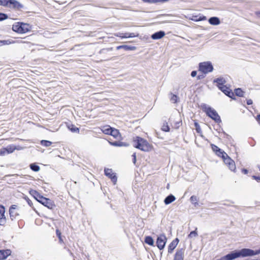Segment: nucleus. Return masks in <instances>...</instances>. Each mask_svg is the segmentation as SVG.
<instances>
[{"label": "nucleus", "instance_id": "obj_52", "mask_svg": "<svg viewBox=\"0 0 260 260\" xmlns=\"http://www.w3.org/2000/svg\"><path fill=\"white\" fill-rule=\"evenodd\" d=\"M190 19L195 22H198V15H192Z\"/></svg>", "mask_w": 260, "mask_h": 260}, {"label": "nucleus", "instance_id": "obj_18", "mask_svg": "<svg viewBox=\"0 0 260 260\" xmlns=\"http://www.w3.org/2000/svg\"><path fill=\"white\" fill-rule=\"evenodd\" d=\"M185 249L184 248L177 249L173 260H183Z\"/></svg>", "mask_w": 260, "mask_h": 260}, {"label": "nucleus", "instance_id": "obj_58", "mask_svg": "<svg viewBox=\"0 0 260 260\" xmlns=\"http://www.w3.org/2000/svg\"><path fill=\"white\" fill-rule=\"evenodd\" d=\"M241 172L244 174H247L248 173V170L246 168L241 169Z\"/></svg>", "mask_w": 260, "mask_h": 260}, {"label": "nucleus", "instance_id": "obj_19", "mask_svg": "<svg viewBox=\"0 0 260 260\" xmlns=\"http://www.w3.org/2000/svg\"><path fill=\"white\" fill-rule=\"evenodd\" d=\"M165 35L166 33L165 31L160 30L152 34L151 35V38L154 40H159L162 38Z\"/></svg>", "mask_w": 260, "mask_h": 260}, {"label": "nucleus", "instance_id": "obj_21", "mask_svg": "<svg viewBox=\"0 0 260 260\" xmlns=\"http://www.w3.org/2000/svg\"><path fill=\"white\" fill-rule=\"evenodd\" d=\"M29 194L38 202L43 195L36 190L31 189L29 191Z\"/></svg>", "mask_w": 260, "mask_h": 260}, {"label": "nucleus", "instance_id": "obj_23", "mask_svg": "<svg viewBox=\"0 0 260 260\" xmlns=\"http://www.w3.org/2000/svg\"><path fill=\"white\" fill-rule=\"evenodd\" d=\"M208 22L212 25H218L220 23V20L218 17L212 16L209 18Z\"/></svg>", "mask_w": 260, "mask_h": 260}, {"label": "nucleus", "instance_id": "obj_64", "mask_svg": "<svg viewBox=\"0 0 260 260\" xmlns=\"http://www.w3.org/2000/svg\"><path fill=\"white\" fill-rule=\"evenodd\" d=\"M250 145L251 146H254L255 145V142L253 141V142H249Z\"/></svg>", "mask_w": 260, "mask_h": 260}, {"label": "nucleus", "instance_id": "obj_41", "mask_svg": "<svg viewBox=\"0 0 260 260\" xmlns=\"http://www.w3.org/2000/svg\"><path fill=\"white\" fill-rule=\"evenodd\" d=\"M198 235V234L197 232V228H196L194 230L190 232V233L188 235V238H191L193 237H197Z\"/></svg>", "mask_w": 260, "mask_h": 260}, {"label": "nucleus", "instance_id": "obj_34", "mask_svg": "<svg viewBox=\"0 0 260 260\" xmlns=\"http://www.w3.org/2000/svg\"><path fill=\"white\" fill-rule=\"evenodd\" d=\"M143 2L148 4H155L157 3H165L169 0H142Z\"/></svg>", "mask_w": 260, "mask_h": 260}, {"label": "nucleus", "instance_id": "obj_8", "mask_svg": "<svg viewBox=\"0 0 260 260\" xmlns=\"http://www.w3.org/2000/svg\"><path fill=\"white\" fill-rule=\"evenodd\" d=\"M38 202L50 210H53L56 207V205L53 200L43 196Z\"/></svg>", "mask_w": 260, "mask_h": 260}, {"label": "nucleus", "instance_id": "obj_1", "mask_svg": "<svg viewBox=\"0 0 260 260\" xmlns=\"http://www.w3.org/2000/svg\"><path fill=\"white\" fill-rule=\"evenodd\" d=\"M213 83L216 84V86L218 89L222 92L225 95L233 100H236V98L232 90L230 88V84H225L226 83L225 79L222 77H219L215 78L213 81Z\"/></svg>", "mask_w": 260, "mask_h": 260}, {"label": "nucleus", "instance_id": "obj_14", "mask_svg": "<svg viewBox=\"0 0 260 260\" xmlns=\"http://www.w3.org/2000/svg\"><path fill=\"white\" fill-rule=\"evenodd\" d=\"M24 6L17 0H10L9 8L20 10L23 9Z\"/></svg>", "mask_w": 260, "mask_h": 260}, {"label": "nucleus", "instance_id": "obj_35", "mask_svg": "<svg viewBox=\"0 0 260 260\" xmlns=\"http://www.w3.org/2000/svg\"><path fill=\"white\" fill-rule=\"evenodd\" d=\"M190 201L194 207H197L199 205L198 199L196 196H192L190 198Z\"/></svg>", "mask_w": 260, "mask_h": 260}, {"label": "nucleus", "instance_id": "obj_44", "mask_svg": "<svg viewBox=\"0 0 260 260\" xmlns=\"http://www.w3.org/2000/svg\"><path fill=\"white\" fill-rule=\"evenodd\" d=\"M32 35H30V36H26L24 38H23V39L25 40V41H16V42H18V43H28L29 42V41H30L31 39H30V38L31 37Z\"/></svg>", "mask_w": 260, "mask_h": 260}, {"label": "nucleus", "instance_id": "obj_27", "mask_svg": "<svg viewBox=\"0 0 260 260\" xmlns=\"http://www.w3.org/2000/svg\"><path fill=\"white\" fill-rule=\"evenodd\" d=\"M144 242L149 246H154V241L151 236H146L144 238Z\"/></svg>", "mask_w": 260, "mask_h": 260}, {"label": "nucleus", "instance_id": "obj_29", "mask_svg": "<svg viewBox=\"0 0 260 260\" xmlns=\"http://www.w3.org/2000/svg\"><path fill=\"white\" fill-rule=\"evenodd\" d=\"M110 135L113 136L115 139H118V137H121L119 131L114 127L112 128Z\"/></svg>", "mask_w": 260, "mask_h": 260}, {"label": "nucleus", "instance_id": "obj_25", "mask_svg": "<svg viewBox=\"0 0 260 260\" xmlns=\"http://www.w3.org/2000/svg\"><path fill=\"white\" fill-rule=\"evenodd\" d=\"M176 197L172 194H170L164 199V202L166 205H169L175 201Z\"/></svg>", "mask_w": 260, "mask_h": 260}, {"label": "nucleus", "instance_id": "obj_22", "mask_svg": "<svg viewBox=\"0 0 260 260\" xmlns=\"http://www.w3.org/2000/svg\"><path fill=\"white\" fill-rule=\"evenodd\" d=\"M123 49L125 51L135 50L137 49L136 46L128 45H121L116 47V50Z\"/></svg>", "mask_w": 260, "mask_h": 260}, {"label": "nucleus", "instance_id": "obj_24", "mask_svg": "<svg viewBox=\"0 0 260 260\" xmlns=\"http://www.w3.org/2000/svg\"><path fill=\"white\" fill-rule=\"evenodd\" d=\"M4 149H5V151L6 154H9L13 153L16 149H18L17 147L16 146L12 144V145H9L6 147H3Z\"/></svg>", "mask_w": 260, "mask_h": 260}, {"label": "nucleus", "instance_id": "obj_5", "mask_svg": "<svg viewBox=\"0 0 260 260\" xmlns=\"http://www.w3.org/2000/svg\"><path fill=\"white\" fill-rule=\"evenodd\" d=\"M213 66L210 61L201 62L199 63L198 71L205 75L213 72Z\"/></svg>", "mask_w": 260, "mask_h": 260}, {"label": "nucleus", "instance_id": "obj_20", "mask_svg": "<svg viewBox=\"0 0 260 260\" xmlns=\"http://www.w3.org/2000/svg\"><path fill=\"white\" fill-rule=\"evenodd\" d=\"M110 145L115 146V147H128L129 146V143L124 142H121L120 141H108Z\"/></svg>", "mask_w": 260, "mask_h": 260}, {"label": "nucleus", "instance_id": "obj_12", "mask_svg": "<svg viewBox=\"0 0 260 260\" xmlns=\"http://www.w3.org/2000/svg\"><path fill=\"white\" fill-rule=\"evenodd\" d=\"M211 147L212 151L217 155L218 156L222 157L224 156H227L226 153H225L222 149L218 147L217 146L214 144H211Z\"/></svg>", "mask_w": 260, "mask_h": 260}, {"label": "nucleus", "instance_id": "obj_10", "mask_svg": "<svg viewBox=\"0 0 260 260\" xmlns=\"http://www.w3.org/2000/svg\"><path fill=\"white\" fill-rule=\"evenodd\" d=\"M224 163L228 167L229 169L234 172H236V167L235 162L228 154L221 157Z\"/></svg>", "mask_w": 260, "mask_h": 260}, {"label": "nucleus", "instance_id": "obj_51", "mask_svg": "<svg viewBox=\"0 0 260 260\" xmlns=\"http://www.w3.org/2000/svg\"><path fill=\"white\" fill-rule=\"evenodd\" d=\"M251 177L253 179L255 180L257 182H260V176L252 175Z\"/></svg>", "mask_w": 260, "mask_h": 260}, {"label": "nucleus", "instance_id": "obj_33", "mask_svg": "<svg viewBox=\"0 0 260 260\" xmlns=\"http://www.w3.org/2000/svg\"><path fill=\"white\" fill-rule=\"evenodd\" d=\"M30 169L34 172H37L40 170V167L36 163H32L29 165Z\"/></svg>", "mask_w": 260, "mask_h": 260}, {"label": "nucleus", "instance_id": "obj_63", "mask_svg": "<svg viewBox=\"0 0 260 260\" xmlns=\"http://www.w3.org/2000/svg\"><path fill=\"white\" fill-rule=\"evenodd\" d=\"M255 14L258 17V18H260V11H256L255 12Z\"/></svg>", "mask_w": 260, "mask_h": 260}, {"label": "nucleus", "instance_id": "obj_4", "mask_svg": "<svg viewBox=\"0 0 260 260\" xmlns=\"http://www.w3.org/2000/svg\"><path fill=\"white\" fill-rule=\"evenodd\" d=\"M32 27V25L29 23L19 21L12 25V29L17 34H23L30 31Z\"/></svg>", "mask_w": 260, "mask_h": 260}, {"label": "nucleus", "instance_id": "obj_36", "mask_svg": "<svg viewBox=\"0 0 260 260\" xmlns=\"http://www.w3.org/2000/svg\"><path fill=\"white\" fill-rule=\"evenodd\" d=\"M56 236L58 237L59 242L60 243H63V239L61 235V233L59 229H56L55 231Z\"/></svg>", "mask_w": 260, "mask_h": 260}, {"label": "nucleus", "instance_id": "obj_42", "mask_svg": "<svg viewBox=\"0 0 260 260\" xmlns=\"http://www.w3.org/2000/svg\"><path fill=\"white\" fill-rule=\"evenodd\" d=\"M162 131L166 132H169L170 131V128L169 126L168 125V124L167 122H164V124L161 128Z\"/></svg>", "mask_w": 260, "mask_h": 260}, {"label": "nucleus", "instance_id": "obj_60", "mask_svg": "<svg viewBox=\"0 0 260 260\" xmlns=\"http://www.w3.org/2000/svg\"><path fill=\"white\" fill-rule=\"evenodd\" d=\"M246 104L247 105H251L253 104V101L251 99H248L246 100Z\"/></svg>", "mask_w": 260, "mask_h": 260}, {"label": "nucleus", "instance_id": "obj_3", "mask_svg": "<svg viewBox=\"0 0 260 260\" xmlns=\"http://www.w3.org/2000/svg\"><path fill=\"white\" fill-rule=\"evenodd\" d=\"M201 108L206 115L216 123L217 124L221 123V118L214 109L205 103L201 104Z\"/></svg>", "mask_w": 260, "mask_h": 260}, {"label": "nucleus", "instance_id": "obj_55", "mask_svg": "<svg viewBox=\"0 0 260 260\" xmlns=\"http://www.w3.org/2000/svg\"><path fill=\"white\" fill-rule=\"evenodd\" d=\"M221 131L222 133L224 135V137L225 138L226 137V135H228L227 133H226L223 129V128L220 126H219V131L218 132L220 133Z\"/></svg>", "mask_w": 260, "mask_h": 260}, {"label": "nucleus", "instance_id": "obj_46", "mask_svg": "<svg viewBox=\"0 0 260 260\" xmlns=\"http://www.w3.org/2000/svg\"><path fill=\"white\" fill-rule=\"evenodd\" d=\"M8 18V16L7 14L0 12V21H4Z\"/></svg>", "mask_w": 260, "mask_h": 260}, {"label": "nucleus", "instance_id": "obj_48", "mask_svg": "<svg viewBox=\"0 0 260 260\" xmlns=\"http://www.w3.org/2000/svg\"><path fill=\"white\" fill-rule=\"evenodd\" d=\"M207 19V17L203 15L200 14L198 15V21H204Z\"/></svg>", "mask_w": 260, "mask_h": 260}, {"label": "nucleus", "instance_id": "obj_50", "mask_svg": "<svg viewBox=\"0 0 260 260\" xmlns=\"http://www.w3.org/2000/svg\"><path fill=\"white\" fill-rule=\"evenodd\" d=\"M132 159H133V162L134 164H136V161H137V156H136V152H134L132 155Z\"/></svg>", "mask_w": 260, "mask_h": 260}, {"label": "nucleus", "instance_id": "obj_13", "mask_svg": "<svg viewBox=\"0 0 260 260\" xmlns=\"http://www.w3.org/2000/svg\"><path fill=\"white\" fill-rule=\"evenodd\" d=\"M6 209L4 205H0V225L4 226L7 222L5 216Z\"/></svg>", "mask_w": 260, "mask_h": 260}, {"label": "nucleus", "instance_id": "obj_11", "mask_svg": "<svg viewBox=\"0 0 260 260\" xmlns=\"http://www.w3.org/2000/svg\"><path fill=\"white\" fill-rule=\"evenodd\" d=\"M104 174L106 176L110 179L114 184L116 183L117 181L116 173L113 172V171L111 169L105 168Z\"/></svg>", "mask_w": 260, "mask_h": 260}, {"label": "nucleus", "instance_id": "obj_56", "mask_svg": "<svg viewBox=\"0 0 260 260\" xmlns=\"http://www.w3.org/2000/svg\"><path fill=\"white\" fill-rule=\"evenodd\" d=\"M190 76L192 77H197V71H196V70H193V71H191V72L190 73Z\"/></svg>", "mask_w": 260, "mask_h": 260}, {"label": "nucleus", "instance_id": "obj_59", "mask_svg": "<svg viewBox=\"0 0 260 260\" xmlns=\"http://www.w3.org/2000/svg\"><path fill=\"white\" fill-rule=\"evenodd\" d=\"M6 154L5 149H4V147H2L0 149V156L5 155Z\"/></svg>", "mask_w": 260, "mask_h": 260}, {"label": "nucleus", "instance_id": "obj_9", "mask_svg": "<svg viewBox=\"0 0 260 260\" xmlns=\"http://www.w3.org/2000/svg\"><path fill=\"white\" fill-rule=\"evenodd\" d=\"M167 238L165 234H161L158 236L156 241V246L160 250H162L166 245Z\"/></svg>", "mask_w": 260, "mask_h": 260}, {"label": "nucleus", "instance_id": "obj_28", "mask_svg": "<svg viewBox=\"0 0 260 260\" xmlns=\"http://www.w3.org/2000/svg\"><path fill=\"white\" fill-rule=\"evenodd\" d=\"M113 127L110 126V125H107L103 126L101 127V131L105 134L107 135H110L111 134V131Z\"/></svg>", "mask_w": 260, "mask_h": 260}, {"label": "nucleus", "instance_id": "obj_16", "mask_svg": "<svg viewBox=\"0 0 260 260\" xmlns=\"http://www.w3.org/2000/svg\"><path fill=\"white\" fill-rule=\"evenodd\" d=\"M179 242L178 238H175L168 245V252L169 253H172Z\"/></svg>", "mask_w": 260, "mask_h": 260}, {"label": "nucleus", "instance_id": "obj_47", "mask_svg": "<svg viewBox=\"0 0 260 260\" xmlns=\"http://www.w3.org/2000/svg\"><path fill=\"white\" fill-rule=\"evenodd\" d=\"M139 36V34L137 33L135 34L134 32H127V38H132L135 37H138Z\"/></svg>", "mask_w": 260, "mask_h": 260}, {"label": "nucleus", "instance_id": "obj_61", "mask_svg": "<svg viewBox=\"0 0 260 260\" xmlns=\"http://www.w3.org/2000/svg\"><path fill=\"white\" fill-rule=\"evenodd\" d=\"M256 119L258 123H260V114L257 115Z\"/></svg>", "mask_w": 260, "mask_h": 260}, {"label": "nucleus", "instance_id": "obj_49", "mask_svg": "<svg viewBox=\"0 0 260 260\" xmlns=\"http://www.w3.org/2000/svg\"><path fill=\"white\" fill-rule=\"evenodd\" d=\"M206 75L204 74L203 73L201 74H199L198 76H197V80H201L205 78Z\"/></svg>", "mask_w": 260, "mask_h": 260}, {"label": "nucleus", "instance_id": "obj_37", "mask_svg": "<svg viewBox=\"0 0 260 260\" xmlns=\"http://www.w3.org/2000/svg\"><path fill=\"white\" fill-rule=\"evenodd\" d=\"M170 94L171 95V97L170 99L171 101H172L173 103H178L179 101V97L177 95L173 94V93L171 92Z\"/></svg>", "mask_w": 260, "mask_h": 260}, {"label": "nucleus", "instance_id": "obj_32", "mask_svg": "<svg viewBox=\"0 0 260 260\" xmlns=\"http://www.w3.org/2000/svg\"><path fill=\"white\" fill-rule=\"evenodd\" d=\"M16 42L12 40H0V46L8 45L15 43Z\"/></svg>", "mask_w": 260, "mask_h": 260}, {"label": "nucleus", "instance_id": "obj_57", "mask_svg": "<svg viewBox=\"0 0 260 260\" xmlns=\"http://www.w3.org/2000/svg\"><path fill=\"white\" fill-rule=\"evenodd\" d=\"M225 138L227 139V140L229 142H231L232 141H234L233 138H232V136H231L229 135H226V137H225Z\"/></svg>", "mask_w": 260, "mask_h": 260}, {"label": "nucleus", "instance_id": "obj_7", "mask_svg": "<svg viewBox=\"0 0 260 260\" xmlns=\"http://www.w3.org/2000/svg\"><path fill=\"white\" fill-rule=\"evenodd\" d=\"M238 258H242L240 249H235L216 260H234Z\"/></svg>", "mask_w": 260, "mask_h": 260}, {"label": "nucleus", "instance_id": "obj_53", "mask_svg": "<svg viewBox=\"0 0 260 260\" xmlns=\"http://www.w3.org/2000/svg\"><path fill=\"white\" fill-rule=\"evenodd\" d=\"M182 124V121L180 120V121H177V122H176L175 123V128H178L180 125Z\"/></svg>", "mask_w": 260, "mask_h": 260}, {"label": "nucleus", "instance_id": "obj_39", "mask_svg": "<svg viewBox=\"0 0 260 260\" xmlns=\"http://www.w3.org/2000/svg\"><path fill=\"white\" fill-rule=\"evenodd\" d=\"M10 0H0V6L5 7H9Z\"/></svg>", "mask_w": 260, "mask_h": 260}, {"label": "nucleus", "instance_id": "obj_31", "mask_svg": "<svg viewBox=\"0 0 260 260\" xmlns=\"http://www.w3.org/2000/svg\"><path fill=\"white\" fill-rule=\"evenodd\" d=\"M194 126L195 127L196 132L198 134H199L201 137H203L202 129L201 128L199 123H198L197 120H194Z\"/></svg>", "mask_w": 260, "mask_h": 260}, {"label": "nucleus", "instance_id": "obj_38", "mask_svg": "<svg viewBox=\"0 0 260 260\" xmlns=\"http://www.w3.org/2000/svg\"><path fill=\"white\" fill-rule=\"evenodd\" d=\"M52 142L46 140H42L40 142V144L41 145L45 147H48L52 144Z\"/></svg>", "mask_w": 260, "mask_h": 260}, {"label": "nucleus", "instance_id": "obj_15", "mask_svg": "<svg viewBox=\"0 0 260 260\" xmlns=\"http://www.w3.org/2000/svg\"><path fill=\"white\" fill-rule=\"evenodd\" d=\"M17 208V206L16 205H12L9 208V212L12 220H13L19 215V213L15 211Z\"/></svg>", "mask_w": 260, "mask_h": 260}, {"label": "nucleus", "instance_id": "obj_26", "mask_svg": "<svg viewBox=\"0 0 260 260\" xmlns=\"http://www.w3.org/2000/svg\"><path fill=\"white\" fill-rule=\"evenodd\" d=\"M67 127L68 128L72 133H79V128L76 127L74 124L72 123L71 122H67Z\"/></svg>", "mask_w": 260, "mask_h": 260}, {"label": "nucleus", "instance_id": "obj_54", "mask_svg": "<svg viewBox=\"0 0 260 260\" xmlns=\"http://www.w3.org/2000/svg\"><path fill=\"white\" fill-rule=\"evenodd\" d=\"M221 131L222 133L224 135V137L225 138L226 137V135H228L227 133H226L223 129V128L220 126H219V131L218 132L220 133Z\"/></svg>", "mask_w": 260, "mask_h": 260}, {"label": "nucleus", "instance_id": "obj_6", "mask_svg": "<svg viewBox=\"0 0 260 260\" xmlns=\"http://www.w3.org/2000/svg\"><path fill=\"white\" fill-rule=\"evenodd\" d=\"M240 251L242 258L252 257L260 254V248L256 250H253L248 248H243L240 249Z\"/></svg>", "mask_w": 260, "mask_h": 260}, {"label": "nucleus", "instance_id": "obj_30", "mask_svg": "<svg viewBox=\"0 0 260 260\" xmlns=\"http://www.w3.org/2000/svg\"><path fill=\"white\" fill-rule=\"evenodd\" d=\"M234 95H236L238 97H244L245 92L241 88H236L234 89V92H233Z\"/></svg>", "mask_w": 260, "mask_h": 260}, {"label": "nucleus", "instance_id": "obj_17", "mask_svg": "<svg viewBox=\"0 0 260 260\" xmlns=\"http://www.w3.org/2000/svg\"><path fill=\"white\" fill-rule=\"evenodd\" d=\"M12 251L10 249H0V260H5L11 255Z\"/></svg>", "mask_w": 260, "mask_h": 260}, {"label": "nucleus", "instance_id": "obj_45", "mask_svg": "<svg viewBox=\"0 0 260 260\" xmlns=\"http://www.w3.org/2000/svg\"><path fill=\"white\" fill-rule=\"evenodd\" d=\"M115 36L116 37L120 38L121 39L127 38V32H125V33L118 32V33H117L115 35Z\"/></svg>", "mask_w": 260, "mask_h": 260}, {"label": "nucleus", "instance_id": "obj_43", "mask_svg": "<svg viewBox=\"0 0 260 260\" xmlns=\"http://www.w3.org/2000/svg\"><path fill=\"white\" fill-rule=\"evenodd\" d=\"M112 50H113V48L112 47L108 48H103V49H101L100 50L99 53L100 54H106L108 52L111 51Z\"/></svg>", "mask_w": 260, "mask_h": 260}, {"label": "nucleus", "instance_id": "obj_2", "mask_svg": "<svg viewBox=\"0 0 260 260\" xmlns=\"http://www.w3.org/2000/svg\"><path fill=\"white\" fill-rule=\"evenodd\" d=\"M133 146L142 151L149 152L152 148L153 146L150 144L146 139L140 136L133 137Z\"/></svg>", "mask_w": 260, "mask_h": 260}, {"label": "nucleus", "instance_id": "obj_40", "mask_svg": "<svg viewBox=\"0 0 260 260\" xmlns=\"http://www.w3.org/2000/svg\"><path fill=\"white\" fill-rule=\"evenodd\" d=\"M23 199L26 201V202L27 203L28 205L30 207H31L35 211V209L33 207V203H32V201L29 199V198L27 196L24 195Z\"/></svg>", "mask_w": 260, "mask_h": 260}, {"label": "nucleus", "instance_id": "obj_62", "mask_svg": "<svg viewBox=\"0 0 260 260\" xmlns=\"http://www.w3.org/2000/svg\"><path fill=\"white\" fill-rule=\"evenodd\" d=\"M169 15H167V14H162V15H158L156 18H158L159 17H166V16H168Z\"/></svg>", "mask_w": 260, "mask_h": 260}]
</instances>
